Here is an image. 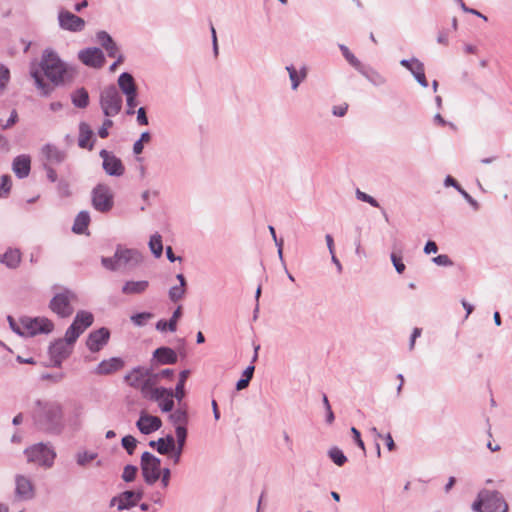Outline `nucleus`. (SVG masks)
Instances as JSON below:
<instances>
[{"label":"nucleus","mask_w":512,"mask_h":512,"mask_svg":"<svg viewBox=\"0 0 512 512\" xmlns=\"http://www.w3.org/2000/svg\"><path fill=\"white\" fill-rule=\"evenodd\" d=\"M149 247L156 258H159L162 255L163 244L160 234L156 233L150 237Z\"/></svg>","instance_id":"obj_39"},{"label":"nucleus","mask_w":512,"mask_h":512,"mask_svg":"<svg viewBox=\"0 0 512 512\" xmlns=\"http://www.w3.org/2000/svg\"><path fill=\"white\" fill-rule=\"evenodd\" d=\"M41 151L48 165L60 164L66 158V153L52 144L44 145Z\"/></svg>","instance_id":"obj_23"},{"label":"nucleus","mask_w":512,"mask_h":512,"mask_svg":"<svg viewBox=\"0 0 512 512\" xmlns=\"http://www.w3.org/2000/svg\"><path fill=\"white\" fill-rule=\"evenodd\" d=\"M155 379L150 377L138 389L141 391L143 397L150 400L161 398V394L166 393L164 387H154Z\"/></svg>","instance_id":"obj_26"},{"label":"nucleus","mask_w":512,"mask_h":512,"mask_svg":"<svg viewBox=\"0 0 512 512\" xmlns=\"http://www.w3.org/2000/svg\"><path fill=\"white\" fill-rule=\"evenodd\" d=\"M417 64H423V63L415 57H413L411 59H402L400 61V65L405 67L407 70H409L412 75L416 71V66H418Z\"/></svg>","instance_id":"obj_54"},{"label":"nucleus","mask_w":512,"mask_h":512,"mask_svg":"<svg viewBox=\"0 0 512 512\" xmlns=\"http://www.w3.org/2000/svg\"><path fill=\"white\" fill-rule=\"evenodd\" d=\"M77 301V295L68 288H59L50 300L49 308L60 318H68L74 312L73 303Z\"/></svg>","instance_id":"obj_5"},{"label":"nucleus","mask_w":512,"mask_h":512,"mask_svg":"<svg viewBox=\"0 0 512 512\" xmlns=\"http://www.w3.org/2000/svg\"><path fill=\"white\" fill-rule=\"evenodd\" d=\"M176 352L169 347H159L153 352L151 365H170L177 362Z\"/></svg>","instance_id":"obj_18"},{"label":"nucleus","mask_w":512,"mask_h":512,"mask_svg":"<svg viewBox=\"0 0 512 512\" xmlns=\"http://www.w3.org/2000/svg\"><path fill=\"white\" fill-rule=\"evenodd\" d=\"M57 191L61 197H68L71 194L69 184L66 181H60L58 183Z\"/></svg>","instance_id":"obj_61"},{"label":"nucleus","mask_w":512,"mask_h":512,"mask_svg":"<svg viewBox=\"0 0 512 512\" xmlns=\"http://www.w3.org/2000/svg\"><path fill=\"white\" fill-rule=\"evenodd\" d=\"M90 223V215L87 211H81L75 218L72 230L76 234H83Z\"/></svg>","instance_id":"obj_34"},{"label":"nucleus","mask_w":512,"mask_h":512,"mask_svg":"<svg viewBox=\"0 0 512 512\" xmlns=\"http://www.w3.org/2000/svg\"><path fill=\"white\" fill-rule=\"evenodd\" d=\"M0 262L9 269H15L21 262V252L16 248H9L0 256Z\"/></svg>","instance_id":"obj_28"},{"label":"nucleus","mask_w":512,"mask_h":512,"mask_svg":"<svg viewBox=\"0 0 512 512\" xmlns=\"http://www.w3.org/2000/svg\"><path fill=\"white\" fill-rule=\"evenodd\" d=\"M109 338V330L105 327L99 328L88 335L86 346L91 352H98L107 344Z\"/></svg>","instance_id":"obj_14"},{"label":"nucleus","mask_w":512,"mask_h":512,"mask_svg":"<svg viewBox=\"0 0 512 512\" xmlns=\"http://www.w3.org/2000/svg\"><path fill=\"white\" fill-rule=\"evenodd\" d=\"M124 367V361L119 357H112L102 360L95 368L98 375H109L115 373Z\"/></svg>","instance_id":"obj_22"},{"label":"nucleus","mask_w":512,"mask_h":512,"mask_svg":"<svg viewBox=\"0 0 512 512\" xmlns=\"http://www.w3.org/2000/svg\"><path fill=\"white\" fill-rule=\"evenodd\" d=\"M182 316V307L178 306L168 321V331L175 332L177 329V321Z\"/></svg>","instance_id":"obj_51"},{"label":"nucleus","mask_w":512,"mask_h":512,"mask_svg":"<svg viewBox=\"0 0 512 512\" xmlns=\"http://www.w3.org/2000/svg\"><path fill=\"white\" fill-rule=\"evenodd\" d=\"M358 71L374 86H382L387 81L378 71L372 68H365L364 65H362V69Z\"/></svg>","instance_id":"obj_31"},{"label":"nucleus","mask_w":512,"mask_h":512,"mask_svg":"<svg viewBox=\"0 0 512 512\" xmlns=\"http://www.w3.org/2000/svg\"><path fill=\"white\" fill-rule=\"evenodd\" d=\"M328 455L330 457V459L337 465V466H343L346 461H347V457L344 455V453L342 452L341 449H339L338 447H332L329 451H328Z\"/></svg>","instance_id":"obj_41"},{"label":"nucleus","mask_w":512,"mask_h":512,"mask_svg":"<svg viewBox=\"0 0 512 512\" xmlns=\"http://www.w3.org/2000/svg\"><path fill=\"white\" fill-rule=\"evenodd\" d=\"M153 314L150 312L136 313L130 317L131 322L138 327L145 326L147 322L153 318Z\"/></svg>","instance_id":"obj_42"},{"label":"nucleus","mask_w":512,"mask_h":512,"mask_svg":"<svg viewBox=\"0 0 512 512\" xmlns=\"http://www.w3.org/2000/svg\"><path fill=\"white\" fill-rule=\"evenodd\" d=\"M136 426L142 434L149 435L161 428L162 421L157 416L141 413Z\"/></svg>","instance_id":"obj_17"},{"label":"nucleus","mask_w":512,"mask_h":512,"mask_svg":"<svg viewBox=\"0 0 512 512\" xmlns=\"http://www.w3.org/2000/svg\"><path fill=\"white\" fill-rule=\"evenodd\" d=\"M12 180L9 175H2L0 177V197H6L11 190Z\"/></svg>","instance_id":"obj_46"},{"label":"nucleus","mask_w":512,"mask_h":512,"mask_svg":"<svg viewBox=\"0 0 512 512\" xmlns=\"http://www.w3.org/2000/svg\"><path fill=\"white\" fill-rule=\"evenodd\" d=\"M71 100L75 107L84 109L89 105V94L85 88H78L71 94Z\"/></svg>","instance_id":"obj_33"},{"label":"nucleus","mask_w":512,"mask_h":512,"mask_svg":"<svg viewBox=\"0 0 512 512\" xmlns=\"http://www.w3.org/2000/svg\"><path fill=\"white\" fill-rule=\"evenodd\" d=\"M79 338V335L75 332L74 327H68L65 332L64 340L68 343L73 345L77 339Z\"/></svg>","instance_id":"obj_59"},{"label":"nucleus","mask_w":512,"mask_h":512,"mask_svg":"<svg viewBox=\"0 0 512 512\" xmlns=\"http://www.w3.org/2000/svg\"><path fill=\"white\" fill-rule=\"evenodd\" d=\"M137 467L134 465H126L123 469L122 479L125 482H131L135 479L137 474Z\"/></svg>","instance_id":"obj_52"},{"label":"nucleus","mask_w":512,"mask_h":512,"mask_svg":"<svg viewBox=\"0 0 512 512\" xmlns=\"http://www.w3.org/2000/svg\"><path fill=\"white\" fill-rule=\"evenodd\" d=\"M97 42L106 50L109 57H116L119 48L113 38L106 31H98L96 33Z\"/></svg>","instance_id":"obj_24"},{"label":"nucleus","mask_w":512,"mask_h":512,"mask_svg":"<svg viewBox=\"0 0 512 512\" xmlns=\"http://www.w3.org/2000/svg\"><path fill=\"white\" fill-rule=\"evenodd\" d=\"M432 261L438 266H452L453 262L446 254H440L432 259Z\"/></svg>","instance_id":"obj_56"},{"label":"nucleus","mask_w":512,"mask_h":512,"mask_svg":"<svg viewBox=\"0 0 512 512\" xmlns=\"http://www.w3.org/2000/svg\"><path fill=\"white\" fill-rule=\"evenodd\" d=\"M40 68L54 85L64 82V76L67 73L66 66L55 52L46 50L43 53Z\"/></svg>","instance_id":"obj_4"},{"label":"nucleus","mask_w":512,"mask_h":512,"mask_svg":"<svg viewBox=\"0 0 512 512\" xmlns=\"http://www.w3.org/2000/svg\"><path fill=\"white\" fill-rule=\"evenodd\" d=\"M78 57L83 64L93 68H101L105 63L104 53L97 47L81 50Z\"/></svg>","instance_id":"obj_13"},{"label":"nucleus","mask_w":512,"mask_h":512,"mask_svg":"<svg viewBox=\"0 0 512 512\" xmlns=\"http://www.w3.org/2000/svg\"><path fill=\"white\" fill-rule=\"evenodd\" d=\"M121 444H122L123 448L127 451V453L129 455H132L136 448L137 440L135 439V437H133L131 435H126L122 438Z\"/></svg>","instance_id":"obj_48"},{"label":"nucleus","mask_w":512,"mask_h":512,"mask_svg":"<svg viewBox=\"0 0 512 512\" xmlns=\"http://www.w3.org/2000/svg\"><path fill=\"white\" fill-rule=\"evenodd\" d=\"M110 117H107L103 123H102V126L98 129V135L99 137L101 138H107L108 135H109V128H111L113 126V121L111 119H109Z\"/></svg>","instance_id":"obj_55"},{"label":"nucleus","mask_w":512,"mask_h":512,"mask_svg":"<svg viewBox=\"0 0 512 512\" xmlns=\"http://www.w3.org/2000/svg\"><path fill=\"white\" fill-rule=\"evenodd\" d=\"M138 92L130 95H126V114L133 115L135 113V108L138 105L137 101Z\"/></svg>","instance_id":"obj_49"},{"label":"nucleus","mask_w":512,"mask_h":512,"mask_svg":"<svg viewBox=\"0 0 512 512\" xmlns=\"http://www.w3.org/2000/svg\"><path fill=\"white\" fill-rule=\"evenodd\" d=\"M117 83L119 89L125 96L138 92L134 77L128 72L121 73Z\"/></svg>","instance_id":"obj_27"},{"label":"nucleus","mask_w":512,"mask_h":512,"mask_svg":"<svg viewBox=\"0 0 512 512\" xmlns=\"http://www.w3.org/2000/svg\"><path fill=\"white\" fill-rule=\"evenodd\" d=\"M25 454L28 462H33L48 468L53 465L56 457L54 450L43 443H38L27 448Z\"/></svg>","instance_id":"obj_8"},{"label":"nucleus","mask_w":512,"mask_h":512,"mask_svg":"<svg viewBox=\"0 0 512 512\" xmlns=\"http://www.w3.org/2000/svg\"><path fill=\"white\" fill-rule=\"evenodd\" d=\"M7 320L9 322V326L10 328L16 333L18 334L19 336H23L24 337V328H22L21 324H20V321L19 322H16L14 320V318L12 316H8L7 317Z\"/></svg>","instance_id":"obj_58"},{"label":"nucleus","mask_w":512,"mask_h":512,"mask_svg":"<svg viewBox=\"0 0 512 512\" xmlns=\"http://www.w3.org/2000/svg\"><path fill=\"white\" fill-rule=\"evenodd\" d=\"M171 471L169 468L161 469V483L164 488L169 486Z\"/></svg>","instance_id":"obj_63"},{"label":"nucleus","mask_w":512,"mask_h":512,"mask_svg":"<svg viewBox=\"0 0 512 512\" xmlns=\"http://www.w3.org/2000/svg\"><path fill=\"white\" fill-rule=\"evenodd\" d=\"M156 444H157L156 451L159 454H161V455H169L170 454V451L167 448V445L165 444V442L162 438H159L158 440H156Z\"/></svg>","instance_id":"obj_64"},{"label":"nucleus","mask_w":512,"mask_h":512,"mask_svg":"<svg viewBox=\"0 0 512 512\" xmlns=\"http://www.w3.org/2000/svg\"><path fill=\"white\" fill-rule=\"evenodd\" d=\"M143 261L142 254L136 249L123 248L117 246L112 257H102L103 267L110 271L133 270Z\"/></svg>","instance_id":"obj_2"},{"label":"nucleus","mask_w":512,"mask_h":512,"mask_svg":"<svg viewBox=\"0 0 512 512\" xmlns=\"http://www.w3.org/2000/svg\"><path fill=\"white\" fill-rule=\"evenodd\" d=\"M71 344H68L64 339H58L49 347L50 356L57 367L71 354Z\"/></svg>","instance_id":"obj_15"},{"label":"nucleus","mask_w":512,"mask_h":512,"mask_svg":"<svg viewBox=\"0 0 512 512\" xmlns=\"http://www.w3.org/2000/svg\"><path fill=\"white\" fill-rule=\"evenodd\" d=\"M30 74L35 81L37 88L40 90L42 96H48L54 90V86L46 83L40 73V70L34 66L31 67Z\"/></svg>","instance_id":"obj_30"},{"label":"nucleus","mask_w":512,"mask_h":512,"mask_svg":"<svg viewBox=\"0 0 512 512\" xmlns=\"http://www.w3.org/2000/svg\"><path fill=\"white\" fill-rule=\"evenodd\" d=\"M391 261L393 263V266L395 270L401 274L405 270V264L402 262V258L397 256L395 253H391Z\"/></svg>","instance_id":"obj_57"},{"label":"nucleus","mask_w":512,"mask_h":512,"mask_svg":"<svg viewBox=\"0 0 512 512\" xmlns=\"http://www.w3.org/2000/svg\"><path fill=\"white\" fill-rule=\"evenodd\" d=\"M58 25L62 30L77 33L85 28L86 22L83 18L62 8L58 12Z\"/></svg>","instance_id":"obj_11"},{"label":"nucleus","mask_w":512,"mask_h":512,"mask_svg":"<svg viewBox=\"0 0 512 512\" xmlns=\"http://www.w3.org/2000/svg\"><path fill=\"white\" fill-rule=\"evenodd\" d=\"M141 471L144 481L153 485L160 479L161 460L152 453L145 451L141 455Z\"/></svg>","instance_id":"obj_9"},{"label":"nucleus","mask_w":512,"mask_h":512,"mask_svg":"<svg viewBox=\"0 0 512 512\" xmlns=\"http://www.w3.org/2000/svg\"><path fill=\"white\" fill-rule=\"evenodd\" d=\"M97 458V453L95 452H78L76 454V462L79 466H86L89 462L93 461Z\"/></svg>","instance_id":"obj_43"},{"label":"nucleus","mask_w":512,"mask_h":512,"mask_svg":"<svg viewBox=\"0 0 512 512\" xmlns=\"http://www.w3.org/2000/svg\"><path fill=\"white\" fill-rule=\"evenodd\" d=\"M20 324L24 328V337H33L38 334H49L54 329V323L46 317H20Z\"/></svg>","instance_id":"obj_7"},{"label":"nucleus","mask_w":512,"mask_h":512,"mask_svg":"<svg viewBox=\"0 0 512 512\" xmlns=\"http://www.w3.org/2000/svg\"><path fill=\"white\" fill-rule=\"evenodd\" d=\"M12 171L19 179L27 178L31 171V157L27 154L16 156L12 162Z\"/></svg>","instance_id":"obj_20"},{"label":"nucleus","mask_w":512,"mask_h":512,"mask_svg":"<svg viewBox=\"0 0 512 512\" xmlns=\"http://www.w3.org/2000/svg\"><path fill=\"white\" fill-rule=\"evenodd\" d=\"M173 397L175 396L172 389L166 388V393L161 394V398L154 399L153 401H157L159 403V406L163 412H171L174 408Z\"/></svg>","instance_id":"obj_35"},{"label":"nucleus","mask_w":512,"mask_h":512,"mask_svg":"<svg viewBox=\"0 0 512 512\" xmlns=\"http://www.w3.org/2000/svg\"><path fill=\"white\" fill-rule=\"evenodd\" d=\"M102 158V168L109 176L120 177L125 172V167L120 158L105 149L99 152Z\"/></svg>","instance_id":"obj_12"},{"label":"nucleus","mask_w":512,"mask_h":512,"mask_svg":"<svg viewBox=\"0 0 512 512\" xmlns=\"http://www.w3.org/2000/svg\"><path fill=\"white\" fill-rule=\"evenodd\" d=\"M15 494L22 500H30L34 497V488L31 480L23 475L15 478Z\"/></svg>","instance_id":"obj_19"},{"label":"nucleus","mask_w":512,"mask_h":512,"mask_svg":"<svg viewBox=\"0 0 512 512\" xmlns=\"http://www.w3.org/2000/svg\"><path fill=\"white\" fill-rule=\"evenodd\" d=\"M472 510L475 512H507L508 504L499 491L483 489L473 502Z\"/></svg>","instance_id":"obj_3"},{"label":"nucleus","mask_w":512,"mask_h":512,"mask_svg":"<svg viewBox=\"0 0 512 512\" xmlns=\"http://www.w3.org/2000/svg\"><path fill=\"white\" fill-rule=\"evenodd\" d=\"M137 123L141 126H146L149 124L148 117L146 115V109L144 107H140L137 111Z\"/></svg>","instance_id":"obj_60"},{"label":"nucleus","mask_w":512,"mask_h":512,"mask_svg":"<svg viewBox=\"0 0 512 512\" xmlns=\"http://www.w3.org/2000/svg\"><path fill=\"white\" fill-rule=\"evenodd\" d=\"M170 422L175 426V431L178 427L186 428L188 424V413L184 408H178L169 415Z\"/></svg>","instance_id":"obj_32"},{"label":"nucleus","mask_w":512,"mask_h":512,"mask_svg":"<svg viewBox=\"0 0 512 512\" xmlns=\"http://www.w3.org/2000/svg\"><path fill=\"white\" fill-rule=\"evenodd\" d=\"M149 287L147 280L126 281L122 286V293L125 295H138L144 293Z\"/></svg>","instance_id":"obj_29"},{"label":"nucleus","mask_w":512,"mask_h":512,"mask_svg":"<svg viewBox=\"0 0 512 512\" xmlns=\"http://www.w3.org/2000/svg\"><path fill=\"white\" fill-rule=\"evenodd\" d=\"M416 71L413 74L415 80L421 85L423 88L428 87V81L425 76V67L424 64H417Z\"/></svg>","instance_id":"obj_47"},{"label":"nucleus","mask_w":512,"mask_h":512,"mask_svg":"<svg viewBox=\"0 0 512 512\" xmlns=\"http://www.w3.org/2000/svg\"><path fill=\"white\" fill-rule=\"evenodd\" d=\"M286 70L289 74L292 90H297L303 79L300 77L298 71L295 69L293 65L286 66Z\"/></svg>","instance_id":"obj_44"},{"label":"nucleus","mask_w":512,"mask_h":512,"mask_svg":"<svg viewBox=\"0 0 512 512\" xmlns=\"http://www.w3.org/2000/svg\"><path fill=\"white\" fill-rule=\"evenodd\" d=\"M133 491H124L119 495V504H118V510L122 511L125 509H129L133 506H135V501H133Z\"/></svg>","instance_id":"obj_38"},{"label":"nucleus","mask_w":512,"mask_h":512,"mask_svg":"<svg viewBox=\"0 0 512 512\" xmlns=\"http://www.w3.org/2000/svg\"><path fill=\"white\" fill-rule=\"evenodd\" d=\"M176 443L174 444V449H171V452L169 454L170 458L173 461V464L177 465L179 464L181 460V455L183 453L186 440H187V428H180L178 427L176 430Z\"/></svg>","instance_id":"obj_21"},{"label":"nucleus","mask_w":512,"mask_h":512,"mask_svg":"<svg viewBox=\"0 0 512 512\" xmlns=\"http://www.w3.org/2000/svg\"><path fill=\"white\" fill-rule=\"evenodd\" d=\"M93 321L94 317L92 313L84 310L78 311L74 318V322L85 330L93 324Z\"/></svg>","instance_id":"obj_37"},{"label":"nucleus","mask_w":512,"mask_h":512,"mask_svg":"<svg viewBox=\"0 0 512 512\" xmlns=\"http://www.w3.org/2000/svg\"><path fill=\"white\" fill-rule=\"evenodd\" d=\"M33 420L38 429L60 434L64 428L63 408L56 401H36Z\"/></svg>","instance_id":"obj_1"},{"label":"nucleus","mask_w":512,"mask_h":512,"mask_svg":"<svg viewBox=\"0 0 512 512\" xmlns=\"http://www.w3.org/2000/svg\"><path fill=\"white\" fill-rule=\"evenodd\" d=\"M351 433L353 435L356 445L359 448H361L363 450V452L365 453V444H364L363 440L361 439V434H360L359 430H357L355 427H352Z\"/></svg>","instance_id":"obj_62"},{"label":"nucleus","mask_w":512,"mask_h":512,"mask_svg":"<svg viewBox=\"0 0 512 512\" xmlns=\"http://www.w3.org/2000/svg\"><path fill=\"white\" fill-rule=\"evenodd\" d=\"M153 369L137 366L133 368L126 376L125 381L129 386L138 389L142 384L145 383L150 377H152Z\"/></svg>","instance_id":"obj_16"},{"label":"nucleus","mask_w":512,"mask_h":512,"mask_svg":"<svg viewBox=\"0 0 512 512\" xmlns=\"http://www.w3.org/2000/svg\"><path fill=\"white\" fill-rule=\"evenodd\" d=\"M10 79L9 69L0 63V94L5 90Z\"/></svg>","instance_id":"obj_50"},{"label":"nucleus","mask_w":512,"mask_h":512,"mask_svg":"<svg viewBox=\"0 0 512 512\" xmlns=\"http://www.w3.org/2000/svg\"><path fill=\"white\" fill-rule=\"evenodd\" d=\"M355 194H356V198L358 200L366 202V203L370 204L373 207H376V208L379 207V203H378V201L374 197L366 194L365 192H362L360 189H357Z\"/></svg>","instance_id":"obj_53"},{"label":"nucleus","mask_w":512,"mask_h":512,"mask_svg":"<svg viewBox=\"0 0 512 512\" xmlns=\"http://www.w3.org/2000/svg\"><path fill=\"white\" fill-rule=\"evenodd\" d=\"M339 49L342 52L347 62L356 70L362 69V63L355 57V55L344 44H339Z\"/></svg>","instance_id":"obj_40"},{"label":"nucleus","mask_w":512,"mask_h":512,"mask_svg":"<svg viewBox=\"0 0 512 512\" xmlns=\"http://www.w3.org/2000/svg\"><path fill=\"white\" fill-rule=\"evenodd\" d=\"M93 134L94 133L89 124H87L86 122H81L79 124V147L92 150L94 147Z\"/></svg>","instance_id":"obj_25"},{"label":"nucleus","mask_w":512,"mask_h":512,"mask_svg":"<svg viewBox=\"0 0 512 512\" xmlns=\"http://www.w3.org/2000/svg\"><path fill=\"white\" fill-rule=\"evenodd\" d=\"M114 204L111 188L106 184H98L92 190V205L95 210L105 213L112 209Z\"/></svg>","instance_id":"obj_10"},{"label":"nucleus","mask_w":512,"mask_h":512,"mask_svg":"<svg viewBox=\"0 0 512 512\" xmlns=\"http://www.w3.org/2000/svg\"><path fill=\"white\" fill-rule=\"evenodd\" d=\"M186 293V288L185 287H182L180 285H175V286H172L170 289H169V299L172 301V302H178L179 300H181L184 295Z\"/></svg>","instance_id":"obj_45"},{"label":"nucleus","mask_w":512,"mask_h":512,"mask_svg":"<svg viewBox=\"0 0 512 512\" xmlns=\"http://www.w3.org/2000/svg\"><path fill=\"white\" fill-rule=\"evenodd\" d=\"M99 103L106 117H114L120 113L123 100L116 86L109 85L100 92Z\"/></svg>","instance_id":"obj_6"},{"label":"nucleus","mask_w":512,"mask_h":512,"mask_svg":"<svg viewBox=\"0 0 512 512\" xmlns=\"http://www.w3.org/2000/svg\"><path fill=\"white\" fill-rule=\"evenodd\" d=\"M189 373L190 371L189 370H183L180 372L179 374V381L175 387V392H173L175 398L181 402L182 399L184 398L185 396V390H184V386H185V382L189 376Z\"/></svg>","instance_id":"obj_36"}]
</instances>
